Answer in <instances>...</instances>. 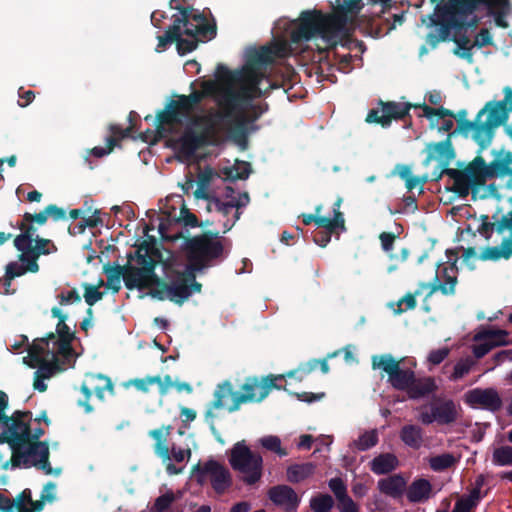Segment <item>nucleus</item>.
I'll return each instance as SVG.
<instances>
[{"mask_svg": "<svg viewBox=\"0 0 512 512\" xmlns=\"http://www.w3.org/2000/svg\"><path fill=\"white\" fill-rule=\"evenodd\" d=\"M465 402L472 408L497 412L502 407V399L494 388H475L465 394Z\"/></svg>", "mask_w": 512, "mask_h": 512, "instance_id": "412c9836", "label": "nucleus"}, {"mask_svg": "<svg viewBox=\"0 0 512 512\" xmlns=\"http://www.w3.org/2000/svg\"><path fill=\"white\" fill-rule=\"evenodd\" d=\"M444 283H440L439 276L436 275L433 278V282L430 284L429 296L437 291H440L443 295H454L455 287L457 284V267L456 259L450 264L449 267H444L442 270Z\"/></svg>", "mask_w": 512, "mask_h": 512, "instance_id": "c85d7f7f", "label": "nucleus"}, {"mask_svg": "<svg viewBox=\"0 0 512 512\" xmlns=\"http://www.w3.org/2000/svg\"><path fill=\"white\" fill-rule=\"evenodd\" d=\"M169 6L171 9L177 10L180 15H173V23L167 28L163 35L157 37V52L165 50L167 45L173 43V40H177L179 36H182V34H184L183 30L187 29V26L191 24V22H189L188 14L191 11L190 8H185V6L175 4V0H170Z\"/></svg>", "mask_w": 512, "mask_h": 512, "instance_id": "a211bd4d", "label": "nucleus"}, {"mask_svg": "<svg viewBox=\"0 0 512 512\" xmlns=\"http://www.w3.org/2000/svg\"><path fill=\"white\" fill-rule=\"evenodd\" d=\"M452 134H448L446 139L439 142H430L426 144L427 156L423 161L424 166H428L431 162H437L436 167L431 173V181H439L445 174L444 170H450V163L456 157V152L452 144Z\"/></svg>", "mask_w": 512, "mask_h": 512, "instance_id": "ddd939ff", "label": "nucleus"}, {"mask_svg": "<svg viewBox=\"0 0 512 512\" xmlns=\"http://www.w3.org/2000/svg\"><path fill=\"white\" fill-rule=\"evenodd\" d=\"M135 258L137 264H153V267L156 268V266L163 261L160 244L157 242L156 238L148 236L147 239L137 245Z\"/></svg>", "mask_w": 512, "mask_h": 512, "instance_id": "a878e982", "label": "nucleus"}, {"mask_svg": "<svg viewBox=\"0 0 512 512\" xmlns=\"http://www.w3.org/2000/svg\"><path fill=\"white\" fill-rule=\"evenodd\" d=\"M378 433L376 430L366 431L354 441L355 447L359 451H366L378 443Z\"/></svg>", "mask_w": 512, "mask_h": 512, "instance_id": "13d9d810", "label": "nucleus"}, {"mask_svg": "<svg viewBox=\"0 0 512 512\" xmlns=\"http://www.w3.org/2000/svg\"><path fill=\"white\" fill-rule=\"evenodd\" d=\"M480 126H482V120L481 118H478L477 114L474 120L467 119L461 122L459 121L456 129L449 134H452L453 137L454 135L460 133L467 137L468 134L472 132V139L479 145V152H481L486 149L490 143L486 133L480 129Z\"/></svg>", "mask_w": 512, "mask_h": 512, "instance_id": "bb28decb", "label": "nucleus"}, {"mask_svg": "<svg viewBox=\"0 0 512 512\" xmlns=\"http://www.w3.org/2000/svg\"><path fill=\"white\" fill-rule=\"evenodd\" d=\"M483 168L484 158L477 155L464 168L446 170L445 175L453 180L451 191L461 198H465L471 193L472 198L476 199L487 181Z\"/></svg>", "mask_w": 512, "mask_h": 512, "instance_id": "1a4fd4ad", "label": "nucleus"}, {"mask_svg": "<svg viewBox=\"0 0 512 512\" xmlns=\"http://www.w3.org/2000/svg\"><path fill=\"white\" fill-rule=\"evenodd\" d=\"M175 501V495L172 491H168L165 494L157 497L154 501L152 511L153 512H165Z\"/></svg>", "mask_w": 512, "mask_h": 512, "instance_id": "338daca9", "label": "nucleus"}, {"mask_svg": "<svg viewBox=\"0 0 512 512\" xmlns=\"http://www.w3.org/2000/svg\"><path fill=\"white\" fill-rule=\"evenodd\" d=\"M140 267L126 264L124 284L128 290L137 289L143 291L153 287L157 283L158 275L155 273L153 264H139Z\"/></svg>", "mask_w": 512, "mask_h": 512, "instance_id": "6ab92c4d", "label": "nucleus"}, {"mask_svg": "<svg viewBox=\"0 0 512 512\" xmlns=\"http://www.w3.org/2000/svg\"><path fill=\"white\" fill-rule=\"evenodd\" d=\"M185 8L191 9L188 13L191 24L187 26V29L183 30L184 35L188 37L198 36L202 42L214 39L217 35L215 20L212 19V22H209L204 12H199L192 6H185Z\"/></svg>", "mask_w": 512, "mask_h": 512, "instance_id": "aec40b11", "label": "nucleus"}, {"mask_svg": "<svg viewBox=\"0 0 512 512\" xmlns=\"http://www.w3.org/2000/svg\"><path fill=\"white\" fill-rule=\"evenodd\" d=\"M285 375L269 374L264 377L249 376L241 386L243 393L235 392L233 385L230 381L226 380L217 386L214 392V400L212 407L220 409L223 407V401L226 397L232 398V404L228 407L229 412L238 411L242 404L249 402H262L271 392L272 389L287 390L276 383L277 380H282Z\"/></svg>", "mask_w": 512, "mask_h": 512, "instance_id": "20e7f679", "label": "nucleus"}, {"mask_svg": "<svg viewBox=\"0 0 512 512\" xmlns=\"http://www.w3.org/2000/svg\"><path fill=\"white\" fill-rule=\"evenodd\" d=\"M399 464L397 457L392 453H382L370 462V469L377 475H384L394 471Z\"/></svg>", "mask_w": 512, "mask_h": 512, "instance_id": "e433bc0d", "label": "nucleus"}, {"mask_svg": "<svg viewBox=\"0 0 512 512\" xmlns=\"http://www.w3.org/2000/svg\"><path fill=\"white\" fill-rule=\"evenodd\" d=\"M55 340V333L50 332L45 337L35 339L28 347V357H24V363L31 368H36L37 364L42 362L46 357L51 356L52 350L49 349V343Z\"/></svg>", "mask_w": 512, "mask_h": 512, "instance_id": "cd10ccee", "label": "nucleus"}, {"mask_svg": "<svg viewBox=\"0 0 512 512\" xmlns=\"http://www.w3.org/2000/svg\"><path fill=\"white\" fill-rule=\"evenodd\" d=\"M23 264H20L17 261L9 262L5 268V275L2 279H0V285L4 287L5 294H13L15 290H11L12 280L16 277L23 276L27 272L37 273L39 269H31L30 268V260H19Z\"/></svg>", "mask_w": 512, "mask_h": 512, "instance_id": "7c9ffc66", "label": "nucleus"}, {"mask_svg": "<svg viewBox=\"0 0 512 512\" xmlns=\"http://www.w3.org/2000/svg\"><path fill=\"white\" fill-rule=\"evenodd\" d=\"M271 49L267 46H262L259 49L252 50L248 56L246 64L263 69L267 65L272 64Z\"/></svg>", "mask_w": 512, "mask_h": 512, "instance_id": "37998d69", "label": "nucleus"}, {"mask_svg": "<svg viewBox=\"0 0 512 512\" xmlns=\"http://www.w3.org/2000/svg\"><path fill=\"white\" fill-rule=\"evenodd\" d=\"M155 382H159V375L147 376L145 378L130 379L127 382L126 386L132 385L138 391H141L143 393H148L150 385L155 384Z\"/></svg>", "mask_w": 512, "mask_h": 512, "instance_id": "69168bd1", "label": "nucleus"}, {"mask_svg": "<svg viewBox=\"0 0 512 512\" xmlns=\"http://www.w3.org/2000/svg\"><path fill=\"white\" fill-rule=\"evenodd\" d=\"M451 40L456 44L453 53L471 63L473 60L472 49L474 43H470L469 37L465 34H455Z\"/></svg>", "mask_w": 512, "mask_h": 512, "instance_id": "c03bdc74", "label": "nucleus"}, {"mask_svg": "<svg viewBox=\"0 0 512 512\" xmlns=\"http://www.w3.org/2000/svg\"><path fill=\"white\" fill-rule=\"evenodd\" d=\"M480 219L482 222L477 228V232L487 241L491 238L494 231L502 234L508 229L510 234H512V210L507 215L502 216L499 221L491 222L488 215H481Z\"/></svg>", "mask_w": 512, "mask_h": 512, "instance_id": "c756f323", "label": "nucleus"}, {"mask_svg": "<svg viewBox=\"0 0 512 512\" xmlns=\"http://www.w3.org/2000/svg\"><path fill=\"white\" fill-rule=\"evenodd\" d=\"M318 228H324V230L315 231L313 233V241L319 245L320 247H326L327 244L331 241V236L334 233H337V230H340V226H318Z\"/></svg>", "mask_w": 512, "mask_h": 512, "instance_id": "680f3d73", "label": "nucleus"}, {"mask_svg": "<svg viewBox=\"0 0 512 512\" xmlns=\"http://www.w3.org/2000/svg\"><path fill=\"white\" fill-rule=\"evenodd\" d=\"M105 391L113 392V383L108 376L97 374L91 375L87 381L81 385V392L84 394L85 399L79 400L78 405L84 407L86 413L93 411V407L89 404L92 393L103 400Z\"/></svg>", "mask_w": 512, "mask_h": 512, "instance_id": "4be33fe9", "label": "nucleus"}, {"mask_svg": "<svg viewBox=\"0 0 512 512\" xmlns=\"http://www.w3.org/2000/svg\"><path fill=\"white\" fill-rule=\"evenodd\" d=\"M156 131L158 134H162L165 130V125L181 124L182 122L176 115V111L170 108V103L167 104L165 109L161 110L156 115Z\"/></svg>", "mask_w": 512, "mask_h": 512, "instance_id": "49530a36", "label": "nucleus"}, {"mask_svg": "<svg viewBox=\"0 0 512 512\" xmlns=\"http://www.w3.org/2000/svg\"><path fill=\"white\" fill-rule=\"evenodd\" d=\"M183 250L187 260L186 267L197 273L223 257L224 245L218 232L206 231L201 235L186 238Z\"/></svg>", "mask_w": 512, "mask_h": 512, "instance_id": "39448f33", "label": "nucleus"}, {"mask_svg": "<svg viewBox=\"0 0 512 512\" xmlns=\"http://www.w3.org/2000/svg\"><path fill=\"white\" fill-rule=\"evenodd\" d=\"M363 8L362 0H335L332 4V11L328 13L329 19L341 46L350 48V44L354 42L352 36L355 30L365 36L380 38L395 28L392 24L384 31L381 25L375 23V17L360 15Z\"/></svg>", "mask_w": 512, "mask_h": 512, "instance_id": "7ed1b4c3", "label": "nucleus"}, {"mask_svg": "<svg viewBox=\"0 0 512 512\" xmlns=\"http://www.w3.org/2000/svg\"><path fill=\"white\" fill-rule=\"evenodd\" d=\"M176 43L177 51L179 55H185L187 53H190L194 51L199 42H202L200 37H189L188 39L182 38V36H179L177 40H173V43Z\"/></svg>", "mask_w": 512, "mask_h": 512, "instance_id": "052dcab7", "label": "nucleus"}, {"mask_svg": "<svg viewBox=\"0 0 512 512\" xmlns=\"http://www.w3.org/2000/svg\"><path fill=\"white\" fill-rule=\"evenodd\" d=\"M432 484L425 478L415 479L406 490L410 503H424L432 496Z\"/></svg>", "mask_w": 512, "mask_h": 512, "instance_id": "473e14b6", "label": "nucleus"}, {"mask_svg": "<svg viewBox=\"0 0 512 512\" xmlns=\"http://www.w3.org/2000/svg\"><path fill=\"white\" fill-rule=\"evenodd\" d=\"M454 3L455 0H448L444 6L440 5V8L436 7V10L442 12V16H444L451 29L459 31L463 28H466V21L464 20V17L468 16L469 14L456 12L453 7Z\"/></svg>", "mask_w": 512, "mask_h": 512, "instance_id": "ea45409f", "label": "nucleus"}, {"mask_svg": "<svg viewBox=\"0 0 512 512\" xmlns=\"http://www.w3.org/2000/svg\"><path fill=\"white\" fill-rule=\"evenodd\" d=\"M381 111L378 109H371L367 116V123H375L381 125L383 128H387L391 125L392 120H403L409 115L411 108L422 109L423 114L428 119H432L433 116H437L441 119L446 117L452 118L454 112L443 106L439 108H432L426 103H399L395 101L384 102L379 100Z\"/></svg>", "mask_w": 512, "mask_h": 512, "instance_id": "6e6552de", "label": "nucleus"}, {"mask_svg": "<svg viewBox=\"0 0 512 512\" xmlns=\"http://www.w3.org/2000/svg\"><path fill=\"white\" fill-rule=\"evenodd\" d=\"M314 472L315 465L311 462L292 464L287 468V480L293 484L300 483L312 476Z\"/></svg>", "mask_w": 512, "mask_h": 512, "instance_id": "a19ab883", "label": "nucleus"}, {"mask_svg": "<svg viewBox=\"0 0 512 512\" xmlns=\"http://www.w3.org/2000/svg\"><path fill=\"white\" fill-rule=\"evenodd\" d=\"M192 475L199 485L210 479L211 486L216 494H224L232 486L230 471L214 459H209L203 465L198 462L192 467Z\"/></svg>", "mask_w": 512, "mask_h": 512, "instance_id": "f8f14e48", "label": "nucleus"}, {"mask_svg": "<svg viewBox=\"0 0 512 512\" xmlns=\"http://www.w3.org/2000/svg\"><path fill=\"white\" fill-rule=\"evenodd\" d=\"M260 445L266 449L267 451H271L277 454L280 457H284L288 455V452L285 448L281 446V440L278 436L268 435L259 439Z\"/></svg>", "mask_w": 512, "mask_h": 512, "instance_id": "3c124183", "label": "nucleus"}, {"mask_svg": "<svg viewBox=\"0 0 512 512\" xmlns=\"http://www.w3.org/2000/svg\"><path fill=\"white\" fill-rule=\"evenodd\" d=\"M507 336H508L507 332L502 331V330L486 331L482 335L484 342L477 344L473 347L474 356L477 359L483 358L494 347L505 344Z\"/></svg>", "mask_w": 512, "mask_h": 512, "instance_id": "2f4dec72", "label": "nucleus"}, {"mask_svg": "<svg viewBox=\"0 0 512 512\" xmlns=\"http://www.w3.org/2000/svg\"><path fill=\"white\" fill-rule=\"evenodd\" d=\"M473 365L474 362L471 359H461L455 364L454 371L450 376V380L457 381L463 378L466 374L470 372Z\"/></svg>", "mask_w": 512, "mask_h": 512, "instance_id": "0e129e2a", "label": "nucleus"}, {"mask_svg": "<svg viewBox=\"0 0 512 512\" xmlns=\"http://www.w3.org/2000/svg\"><path fill=\"white\" fill-rule=\"evenodd\" d=\"M228 460L232 469L242 475L241 480L246 485L256 484L263 476V458L259 453L253 452L245 440L233 445Z\"/></svg>", "mask_w": 512, "mask_h": 512, "instance_id": "9d476101", "label": "nucleus"}, {"mask_svg": "<svg viewBox=\"0 0 512 512\" xmlns=\"http://www.w3.org/2000/svg\"><path fill=\"white\" fill-rule=\"evenodd\" d=\"M401 441L412 449H419L423 445V429L415 424L404 425L399 433Z\"/></svg>", "mask_w": 512, "mask_h": 512, "instance_id": "4c0bfd02", "label": "nucleus"}, {"mask_svg": "<svg viewBox=\"0 0 512 512\" xmlns=\"http://www.w3.org/2000/svg\"><path fill=\"white\" fill-rule=\"evenodd\" d=\"M459 417L458 406L452 399H438L431 405L430 411L422 410L419 421L424 425L437 422L439 425H450Z\"/></svg>", "mask_w": 512, "mask_h": 512, "instance_id": "f3484780", "label": "nucleus"}, {"mask_svg": "<svg viewBox=\"0 0 512 512\" xmlns=\"http://www.w3.org/2000/svg\"><path fill=\"white\" fill-rule=\"evenodd\" d=\"M319 364V359H311L306 363H302L295 370H291L285 373V377L293 378L296 374H301V377H298V381H303L310 373L317 369Z\"/></svg>", "mask_w": 512, "mask_h": 512, "instance_id": "bf43d9fd", "label": "nucleus"}, {"mask_svg": "<svg viewBox=\"0 0 512 512\" xmlns=\"http://www.w3.org/2000/svg\"><path fill=\"white\" fill-rule=\"evenodd\" d=\"M33 242H35L34 245L32 243L27 245L18 255V260H30L32 270L39 269L37 260L41 255H49L57 251L56 245L50 239L36 236Z\"/></svg>", "mask_w": 512, "mask_h": 512, "instance_id": "393cba45", "label": "nucleus"}, {"mask_svg": "<svg viewBox=\"0 0 512 512\" xmlns=\"http://www.w3.org/2000/svg\"><path fill=\"white\" fill-rule=\"evenodd\" d=\"M227 119H230V117L222 109L208 116L198 118L197 121L205 123L204 129L201 132H196L194 129L187 127L177 141L179 153L186 159H190L199 148L219 144L221 139L220 126Z\"/></svg>", "mask_w": 512, "mask_h": 512, "instance_id": "423d86ee", "label": "nucleus"}, {"mask_svg": "<svg viewBox=\"0 0 512 512\" xmlns=\"http://www.w3.org/2000/svg\"><path fill=\"white\" fill-rule=\"evenodd\" d=\"M494 159L487 163L484 160L483 171L486 178H502L509 177L508 187L512 188V152L501 150H493Z\"/></svg>", "mask_w": 512, "mask_h": 512, "instance_id": "5701e85b", "label": "nucleus"}, {"mask_svg": "<svg viewBox=\"0 0 512 512\" xmlns=\"http://www.w3.org/2000/svg\"><path fill=\"white\" fill-rule=\"evenodd\" d=\"M246 203H242L240 201H229V202H222L219 198L213 197L211 206L214 207V209L221 213L223 216H228L235 211H239V209L243 206H245Z\"/></svg>", "mask_w": 512, "mask_h": 512, "instance_id": "4d7b16f0", "label": "nucleus"}, {"mask_svg": "<svg viewBox=\"0 0 512 512\" xmlns=\"http://www.w3.org/2000/svg\"><path fill=\"white\" fill-rule=\"evenodd\" d=\"M379 490L390 497L398 498L402 496L406 488V481L400 474H395L378 481Z\"/></svg>", "mask_w": 512, "mask_h": 512, "instance_id": "f704fd0d", "label": "nucleus"}, {"mask_svg": "<svg viewBox=\"0 0 512 512\" xmlns=\"http://www.w3.org/2000/svg\"><path fill=\"white\" fill-rule=\"evenodd\" d=\"M170 301L181 306L194 293H200L202 284L196 281V272L188 267L184 271H176L175 277L170 280Z\"/></svg>", "mask_w": 512, "mask_h": 512, "instance_id": "dca6fc26", "label": "nucleus"}, {"mask_svg": "<svg viewBox=\"0 0 512 512\" xmlns=\"http://www.w3.org/2000/svg\"><path fill=\"white\" fill-rule=\"evenodd\" d=\"M51 359H43L42 362L37 364L39 374L42 378H50L55 372H61L65 368L61 365L60 358L57 357L55 351L51 352Z\"/></svg>", "mask_w": 512, "mask_h": 512, "instance_id": "a18cd8bd", "label": "nucleus"}, {"mask_svg": "<svg viewBox=\"0 0 512 512\" xmlns=\"http://www.w3.org/2000/svg\"><path fill=\"white\" fill-rule=\"evenodd\" d=\"M153 286H157V288H149L150 290L148 295L160 301H164L166 299L170 300V289L167 288V286H169L168 282L162 280L158 276V281L157 283H153Z\"/></svg>", "mask_w": 512, "mask_h": 512, "instance_id": "e2e57ef3", "label": "nucleus"}, {"mask_svg": "<svg viewBox=\"0 0 512 512\" xmlns=\"http://www.w3.org/2000/svg\"><path fill=\"white\" fill-rule=\"evenodd\" d=\"M438 386L433 377L417 378L414 375L412 384L407 388L406 392L410 399H420L436 392Z\"/></svg>", "mask_w": 512, "mask_h": 512, "instance_id": "72a5a7b5", "label": "nucleus"}, {"mask_svg": "<svg viewBox=\"0 0 512 512\" xmlns=\"http://www.w3.org/2000/svg\"><path fill=\"white\" fill-rule=\"evenodd\" d=\"M504 99L500 101H489L485 106L478 112V118L482 119V116L487 114L485 121H482L480 129L486 133V136L491 144L495 129L500 125H503L509 117V113L512 112V88L507 86L503 90Z\"/></svg>", "mask_w": 512, "mask_h": 512, "instance_id": "9b49d317", "label": "nucleus"}, {"mask_svg": "<svg viewBox=\"0 0 512 512\" xmlns=\"http://www.w3.org/2000/svg\"><path fill=\"white\" fill-rule=\"evenodd\" d=\"M267 497L273 505L285 512H295L301 503V497L291 486L286 484L270 487L267 491Z\"/></svg>", "mask_w": 512, "mask_h": 512, "instance_id": "b1692460", "label": "nucleus"}, {"mask_svg": "<svg viewBox=\"0 0 512 512\" xmlns=\"http://www.w3.org/2000/svg\"><path fill=\"white\" fill-rule=\"evenodd\" d=\"M177 100H171L170 108H173L176 111L177 117L183 122L184 119H187L194 111L193 107L187 101V98H184V95L177 96Z\"/></svg>", "mask_w": 512, "mask_h": 512, "instance_id": "603ef678", "label": "nucleus"}, {"mask_svg": "<svg viewBox=\"0 0 512 512\" xmlns=\"http://www.w3.org/2000/svg\"><path fill=\"white\" fill-rule=\"evenodd\" d=\"M17 228L21 231L19 235L14 238V247L20 252L27 245L33 243L36 237L37 228L33 222H27L22 218V221L17 224Z\"/></svg>", "mask_w": 512, "mask_h": 512, "instance_id": "58836bf2", "label": "nucleus"}, {"mask_svg": "<svg viewBox=\"0 0 512 512\" xmlns=\"http://www.w3.org/2000/svg\"><path fill=\"white\" fill-rule=\"evenodd\" d=\"M104 285V282L102 279L99 280L98 285H92L89 283H84V299L85 302L92 307L96 302L100 301L103 296L104 292L99 291V288Z\"/></svg>", "mask_w": 512, "mask_h": 512, "instance_id": "6e6d98bb", "label": "nucleus"}, {"mask_svg": "<svg viewBox=\"0 0 512 512\" xmlns=\"http://www.w3.org/2000/svg\"><path fill=\"white\" fill-rule=\"evenodd\" d=\"M512 256V233L504 238L500 246L486 247L481 255V260H499L501 258L509 259Z\"/></svg>", "mask_w": 512, "mask_h": 512, "instance_id": "c9c22d12", "label": "nucleus"}, {"mask_svg": "<svg viewBox=\"0 0 512 512\" xmlns=\"http://www.w3.org/2000/svg\"><path fill=\"white\" fill-rule=\"evenodd\" d=\"M103 272L107 277V288L113 293H118L121 289V278L125 277V265L115 264L111 266L109 263L103 266Z\"/></svg>", "mask_w": 512, "mask_h": 512, "instance_id": "79ce46f5", "label": "nucleus"}, {"mask_svg": "<svg viewBox=\"0 0 512 512\" xmlns=\"http://www.w3.org/2000/svg\"><path fill=\"white\" fill-rule=\"evenodd\" d=\"M492 463L495 466H512V446L497 447L492 453Z\"/></svg>", "mask_w": 512, "mask_h": 512, "instance_id": "8fccbe9b", "label": "nucleus"}, {"mask_svg": "<svg viewBox=\"0 0 512 512\" xmlns=\"http://www.w3.org/2000/svg\"><path fill=\"white\" fill-rule=\"evenodd\" d=\"M263 77L262 69L245 64L243 78L246 83L237 89L228 87L219 95V107L230 118L235 117L234 123L230 128V136L239 145L247 143V125L255 121L262 113L260 111L250 117L244 111L251 105L253 99L263 96V92L259 87Z\"/></svg>", "mask_w": 512, "mask_h": 512, "instance_id": "f03ea898", "label": "nucleus"}, {"mask_svg": "<svg viewBox=\"0 0 512 512\" xmlns=\"http://www.w3.org/2000/svg\"><path fill=\"white\" fill-rule=\"evenodd\" d=\"M31 498V490L26 488L17 496L15 501H10L13 503V508L15 507L18 512H33L26 507V503L31 502Z\"/></svg>", "mask_w": 512, "mask_h": 512, "instance_id": "774afa93", "label": "nucleus"}, {"mask_svg": "<svg viewBox=\"0 0 512 512\" xmlns=\"http://www.w3.org/2000/svg\"><path fill=\"white\" fill-rule=\"evenodd\" d=\"M66 317H61L56 325L55 340H52L53 344H62V347L72 343L75 338V333L71 331L70 327L65 323Z\"/></svg>", "mask_w": 512, "mask_h": 512, "instance_id": "09e8293b", "label": "nucleus"}, {"mask_svg": "<svg viewBox=\"0 0 512 512\" xmlns=\"http://www.w3.org/2000/svg\"><path fill=\"white\" fill-rule=\"evenodd\" d=\"M456 462L455 457L450 453H444L431 457L429 460L430 468L433 471L441 472L452 467Z\"/></svg>", "mask_w": 512, "mask_h": 512, "instance_id": "864d4df0", "label": "nucleus"}, {"mask_svg": "<svg viewBox=\"0 0 512 512\" xmlns=\"http://www.w3.org/2000/svg\"><path fill=\"white\" fill-rule=\"evenodd\" d=\"M333 505V498L329 494H319L310 500V507L313 512H330Z\"/></svg>", "mask_w": 512, "mask_h": 512, "instance_id": "5fc2aeb1", "label": "nucleus"}, {"mask_svg": "<svg viewBox=\"0 0 512 512\" xmlns=\"http://www.w3.org/2000/svg\"><path fill=\"white\" fill-rule=\"evenodd\" d=\"M481 5L487 8L488 15L493 16L497 27L508 28L506 16L510 10L509 0H455L453 7L456 12L473 14Z\"/></svg>", "mask_w": 512, "mask_h": 512, "instance_id": "2eb2a0df", "label": "nucleus"}, {"mask_svg": "<svg viewBox=\"0 0 512 512\" xmlns=\"http://www.w3.org/2000/svg\"><path fill=\"white\" fill-rule=\"evenodd\" d=\"M223 173L231 181L245 180L251 173V165L246 161H237L234 166L224 168Z\"/></svg>", "mask_w": 512, "mask_h": 512, "instance_id": "de8ad7c7", "label": "nucleus"}, {"mask_svg": "<svg viewBox=\"0 0 512 512\" xmlns=\"http://www.w3.org/2000/svg\"><path fill=\"white\" fill-rule=\"evenodd\" d=\"M31 411L16 410L4 421L6 429L0 434V443H7L12 455L10 464L12 468L34 466L50 475L53 472L49 462L48 442L31 441Z\"/></svg>", "mask_w": 512, "mask_h": 512, "instance_id": "f257e3e1", "label": "nucleus"}, {"mask_svg": "<svg viewBox=\"0 0 512 512\" xmlns=\"http://www.w3.org/2000/svg\"><path fill=\"white\" fill-rule=\"evenodd\" d=\"M295 24L296 27L290 35L293 43L309 41L315 36H320L328 48H335L340 44L330 23L329 14H325L321 10L302 11Z\"/></svg>", "mask_w": 512, "mask_h": 512, "instance_id": "0eeeda50", "label": "nucleus"}, {"mask_svg": "<svg viewBox=\"0 0 512 512\" xmlns=\"http://www.w3.org/2000/svg\"><path fill=\"white\" fill-rule=\"evenodd\" d=\"M373 369H382L388 375L391 386L399 391H406L412 384L415 373L410 369H402L400 361H397L391 354L373 355Z\"/></svg>", "mask_w": 512, "mask_h": 512, "instance_id": "4468645a", "label": "nucleus"}]
</instances>
